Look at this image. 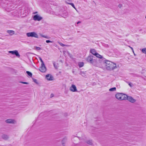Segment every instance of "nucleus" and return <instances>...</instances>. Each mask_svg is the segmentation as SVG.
Returning <instances> with one entry per match:
<instances>
[{
  "instance_id": "obj_4",
  "label": "nucleus",
  "mask_w": 146,
  "mask_h": 146,
  "mask_svg": "<svg viewBox=\"0 0 146 146\" xmlns=\"http://www.w3.org/2000/svg\"><path fill=\"white\" fill-rule=\"evenodd\" d=\"M9 53H11L12 54L15 55L17 57H19L20 56V55L17 50L10 51H9Z\"/></svg>"
},
{
  "instance_id": "obj_26",
  "label": "nucleus",
  "mask_w": 146,
  "mask_h": 146,
  "mask_svg": "<svg viewBox=\"0 0 146 146\" xmlns=\"http://www.w3.org/2000/svg\"><path fill=\"white\" fill-rule=\"evenodd\" d=\"M68 4L71 5L74 8L76 9L74 4L72 3H68Z\"/></svg>"
},
{
  "instance_id": "obj_40",
  "label": "nucleus",
  "mask_w": 146,
  "mask_h": 146,
  "mask_svg": "<svg viewBox=\"0 0 146 146\" xmlns=\"http://www.w3.org/2000/svg\"><path fill=\"white\" fill-rule=\"evenodd\" d=\"M69 54L70 55V57H71V55H70V54Z\"/></svg>"
},
{
  "instance_id": "obj_10",
  "label": "nucleus",
  "mask_w": 146,
  "mask_h": 146,
  "mask_svg": "<svg viewBox=\"0 0 146 146\" xmlns=\"http://www.w3.org/2000/svg\"><path fill=\"white\" fill-rule=\"evenodd\" d=\"M127 100H128L129 101L132 103L135 102L136 101V100L135 99H133L132 97L131 96H128Z\"/></svg>"
},
{
  "instance_id": "obj_39",
  "label": "nucleus",
  "mask_w": 146,
  "mask_h": 146,
  "mask_svg": "<svg viewBox=\"0 0 146 146\" xmlns=\"http://www.w3.org/2000/svg\"><path fill=\"white\" fill-rule=\"evenodd\" d=\"M7 9V11H9V12H10V11H9H9H7V9Z\"/></svg>"
},
{
  "instance_id": "obj_16",
  "label": "nucleus",
  "mask_w": 146,
  "mask_h": 146,
  "mask_svg": "<svg viewBox=\"0 0 146 146\" xmlns=\"http://www.w3.org/2000/svg\"><path fill=\"white\" fill-rule=\"evenodd\" d=\"M53 64L55 68L56 69H58V64L57 63L56 64L55 63V62L54 61H53Z\"/></svg>"
},
{
  "instance_id": "obj_18",
  "label": "nucleus",
  "mask_w": 146,
  "mask_h": 146,
  "mask_svg": "<svg viewBox=\"0 0 146 146\" xmlns=\"http://www.w3.org/2000/svg\"><path fill=\"white\" fill-rule=\"evenodd\" d=\"M95 56H96L98 58H102V56H101V55L99 54L97 52Z\"/></svg>"
},
{
  "instance_id": "obj_13",
  "label": "nucleus",
  "mask_w": 146,
  "mask_h": 146,
  "mask_svg": "<svg viewBox=\"0 0 146 146\" xmlns=\"http://www.w3.org/2000/svg\"><path fill=\"white\" fill-rule=\"evenodd\" d=\"M128 96L122 93L121 95L122 100H127Z\"/></svg>"
},
{
  "instance_id": "obj_33",
  "label": "nucleus",
  "mask_w": 146,
  "mask_h": 146,
  "mask_svg": "<svg viewBox=\"0 0 146 146\" xmlns=\"http://www.w3.org/2000/svg\"><path fill=\"white\" fill-rule=\"evenodd\" d=\"M46 42L47 43H49V42H52L49 40H46Z\"/></svg>"
},
{
  "instance_id": "obj_22",
  "label": "nucleus",
  "mask_w": 146,
  "mask_h": 146,
  "mask_svg": "<svg viewBox=\"0 0 146 146\" xmlns=\"http://www.w3.org/2000/svg\"><path fill=\"white\" fill-rule=\"evenodd\" d=\"M116 90V88L115 87H113L110 89L109 90V91H115Z\"/></svg>"
},
{
  "instance_id": "obj_37",
  "label": "nucleus",
  "mask_w": 146,
  "mask_h": 146,
  "mask_svg": "<svg viewBox=\"0 0 146 146\" xmlns=\"http://www.w3.org/2000/svg\"><path fill=\"white\" fill-rule=\"evenodd\" d=\"M131 48V49L133 51V48L132 47H130Z\"/></svg>"
},
{
  "instance_id": "obj_38",
  "label": "nucleus",
  "mask_w": 146,
  "mask_h": 146,
  "mask_svg": "<svg viewBox=\"0 0 146 146\" xmlns=\"http://www.w3.org/2000/svg\"><path fill=\"white\" fill-rule=\"evenodd\" d=\"M90 128L92 129L93 128H94L92 127H90Z\"/></svg>"
},
{
  "instance_id": "obj_32",
  "label": "nucleus",
  "mask_w": 146,
  "mask_h": 146,
  "mask_svg": "<svg viewBox=\"0 0 146 146\" xmlns=\"http://www.w3.org/2000/svg\"><path fill=\"white\" fill-rule=\"evenodd\" d=\"M80 74L82 76H83V75L85 74V72H81Z\"/></svg>"
},
{
  "instance_id": "obj_8",
  "label": "nucleus",
  "mask_w": 146,
  "mask_h": 146,
  "mask_svg": "<svg viewBox=\"0 0 146 146\" xmlns=\"http://www.w3.org/2000/svg\"><path fill=\"white\" fill-rule=\"evenodd\" d=\"M122 93H117L115 95V98L120 100H122L121 95Z\"/></svg>"
},
{
  "instance_id": "obj_35",
  "label": "nucleus",
  "mask_w": 146,
  "mask_h": 146,
  "mask_svg": "<svg viewBox=\"0 0 146 146\" xmlns=\"http://www.w3.org/2000/svg\"><path fill=\"white\" fill-rule=\"evenodd\" d=\"M60 44L62 46H65V45L64 44L61 43H60Z\"/></svg>"
},
{
  "instance_id": "obj_28",
  "label": "nucleus",
  "mask_w": 146,
  "mask_h": 146,
  "mask_svg": "<svg viewBox=\"0 0 146 146\" xmlns=\"http://www.w3.org/2000/svg\"><path fill=\"white\" fill-rule=\"evenodd\" d=\"M39 58L40 60V62H41V64H42V65H43V64H44V62L43 61V60H42L41 58L40 57H39Z\"/></svg>"
},
{
  "instance_id": "obj_14",
  "label": "nucleus",
  "mask_w": 146,
  "mask_h": 146,
  "mask_svg": "<svg viewBox=\"0 0 146 146\" xmlns=\"http://www.w3.org/2000/svg\"><path fill=\"white\" fill-rule=\"evenodd\" d=\"M90 52L94 56L96 54L97 52H96V50L94 49H91L90 50Z\"/></svg>"
},
{
  "instance_id": "obj_12",
  "label": "nucleus",
  "mask_w": 146,
  "mask_h": 146,
  "mask_svg": "<svg viewBox=\"0 0 146 146\" xmlns=\"http://www.w3.org/2000/svg\"><path fill=\"white\" fill-rule=\"evenodd\" d=\"M67 140V138L64 137L62 141V145L63 146H65V144Z\"/></svg>"
},
{
  "instance_id": "obj_6",
  "label": "nucleus",
  "mask_w": 146,
  "mask_h": 146,
  "mask_svg": "<svg viewBox=\"0 0 146 146\" xmlns=\"http://www.w3.org/2000/svg\"><path fill=\"white\" fill-rule=\"evenodd\" d=\"M70 90L72 92H77V90L76 86L74 84H72L70 88Z\"/></svg>"
},
{
  "instance_id": "obj_19",
  "label": "nucleus",
  "mask_w": 146,
  "mask_h": 146,
  "mask_svg": "<svg viewBox=\"0 0 146 146\" xmlns=\"http://www.w3.org/2000/svg\"><path fill=\"white\" fill-rule=\"evenodd\" d=\"M68 13L66 12H65L63 13H62V16L64 17V18H65L68 15Z\"/></svg>"
},
{
  "instance_id": "obj_20",
  "label": "nucleus",
  "mask_w": 146,
  "mask_h": 146,
  "mask_svg": "<svg viewBox=\"0 0 146 146\" xmlns=\"http://www.w3.org/2000/svg\"><path fill=\"white\" fill-rule=\"evenodd\" d=\"M84 65V63L83 62H80L78 63V66L80 68L83 67Z\"/></svg>"
},
{
  "instance_id": "obj_3",
  "label": "nucleus",
  "mask_w": 146,
  "mask_h": 146,
  "mask_svg": "<svg viewBox=\"0 0 146 146\" xmlns=\"http://www.w3.org/2000/svg\"><path fill=\"white\" fill-rule=\"evenodd\" d=\"M27 36L28 37H34L36 38H38V34L35 32H29L27 33Z\"/></svg>"
},
{
  "instance_id": "obj_17",
  "label": "nucleus",
  "mask_w": 146,
  "mask_h": 146,
  "mask_svg": "<svg viewBox=\"0 0 146 146\" xmlns=\"http://www.w3.org/2000/svg\"><path fill=\"white\" fill-rule=\"evenodd\" d=\"M7 32L11 35L14 33V31L13 30H8Z\"/></svg>"
},
{
  "instance_id": "obj_25",
  "label": "nucleus",
  "mask_w": 146,
  "mask_h": 146,
  "mask_svg": "<svg viewBox=\"0 0 146 146\" xmlns=\"http://www.w3.org/2000/svg\"><path fill=\"white\" fill-rule=\"evenodd\" d=\"M32 79H33V82H35V83H36L37 84H38V83L37 82V80L36 79H35L34 78H33Z\"/></svg>"
},
{
  "instance_id": "obj_29",
  "label": "nucleus",
  "mask_w": 146,
  "mask_h": 146,
  "mask_svg": "<svg viewBox=\"0 0 146 146\" xmlns=\"http://www.w3.org/2000/svg\"><path fill=\"white\" fill-rule=\"evenodd\" d=\"M20 82L24 84H29L28 82Z\"/></svg>"
},
{
  "instance_id": "obj_23",
  "label": "nucleus",
  "mask_w": 146,
  "mask_h": 146,
  "mask_svg": "<svg viewBox=\"0 0 146 146\" xmlns=\"http://www.w3.org/2000/svg\"><path fill=\"white\" fill-rule=\"evenodd\" d=\"M26 73L27 74L30 76L31 77L32 76V74L31 72L28 71H26Z\"/></svg>"
},
{
  "instance_id": "obj_34",
  "label": "nucleus",
  "mask_w": 146,
  "mask_h": 146,
  "mask_svg": "<svg viewBox=\"0 0 146 146\" xmlns=\"http://www.w3.org/2000/svg\"><path fill=\"white\" fill-rule=\"evenodd\" d=\"M122 6V5L121 4H119L118 5V7L119 8H121Z\"/></svg>"
},
{
  "instance_id": "obj_36",
  "label": "nucleus",
  "mask_w": 146,
  "mask_h": 146,
  "mask_svg": "<svg viewBox=\"0 0 146 146\" xmlns=\"http://www.w3.org/2000/svg\"><path fill=\"white\" fill-rule=\"evenodd\" d=\"M81 23V22L80 21H78V22H77V24H78L79 23Z\"/></svg>"
},
{
  "instance_id": "obj_1",
  "label": "nucleus",
  "mask_w": 146,
  "mask_h": 146,
  "mask_svg": "<svg viewBox=\"0 0 146 146\" xmlns=\"http://www.w3.org/2000/svg\"><path fill=\"white\" fill-rule=\"evenodd\" d=\"M104 64L107 70H113L116 68V65L115 64L108 60L105 61Z\"/></svg>"
},
{
  "instance_id": "obj_9",
  "label": "nucleus",
  "mask_w": 146,
  "mask_h": 146,
  "mask_svg": "<svg viewBox=\"0 0 146 146\" xmlns=\"http://www.w3.org/2000/svg\"><path fill=\"white\" fill-rule=\"evenodd\" d=\"M46 79L48 80L51 81L53 80V76L49 74L46 75Z\"/></svg>"
},
{
  "instance_id": "obj_24",
  "label": "nucleus",
  "mask_w": 146,
  "mask_h": 146,
  "mask_svg": "<svg viewBox=\"0 0 146 146\" xmlns=\"http://www.w3.org/2000/svg\"><path fill=\"white\" fill-rule=\"evenodd\" d=\"M86 143H87L90 144L92 145V140H88L87 141Z\"/></svg>"
},
{
  "instance_id": "obj_30",
  "label": "nucleus",
  "mask_w": 146,
  "mask_h": 146,
  "mask_svg": "<svg viewBox=\"0 0 146 146\" xmlns=\"http://www.w3.org/2000/svg\"><path fill=\"white\" fill-rule=\"evenodd\" d=\"M36 49L37 50H39L41 49V48L40 47L36 46Z\"/></svg>"
},
{
  "instance_id": "obj_21",
  "label": "nucleus",
  "mask_w": 146,
  "mask_h": 146,
  "mask_svg": "<svg viewBox=\"0 0 146 146\" xmlns=\"http://www.w3.org/2000/svg\"><path fill=\"white\" fill-rule=\"evenodd\" d=\"M40 35L42 37L45 38L47 39H48L49 38V37L48 36H45L41 34H40Z\"/></svg>"
},
{
  "instance_id": "obj_27",
  "label": "nucleus",
  "mask_w": 146,
  "mask_h": 146,
  "mask_svg": "<svg viewBox=\"0 0 146 146\" xmlns=\"http://www.w3.org/2000/svg\"><path fill=\"white\" fill-rule=\"evenodd\" d=\"M142 52L146 54V48H144L142 49Z\"/></svg>"
},
{
  "instance_id": "obj_7",
  "label": "nucleus",
  "mask_w": 146,
  "mask_h": 146,
  "mask_svg": "<svg viewBox=\"0 0 146 146\" xmlns=\"http://www.w3.org/2000/svg\"><path fill=\"white\" fill-rule=\"evenodd\" d=\"M39 70L42 72H45L46 70V68L44 63L43 64V65H42V64H41V66Z\"/></svg>"
},
{
  "instance_id": "obj_31",
  "label": "nucleus",
  "mask_w": 146,
  "mask_h": 146,
  "mask_svg": "<svg viewBox=\"0 0 146 146\" xmlns=\"http://www.w3.org/2000/svg\"><path fill=\"white\" fill-rule=\"evenodd\" d=\"M127 83H128V85L131 87L132 86V84L131 82H127Z\"/></svg>"
},
{
  "instance_id": "obj_11",
  "label": "nucleus",
  "mask_w": 146,
  "mask_h": 146,
  "mask_svg": "<svg viewBox=\"0 0 146 146\" xmlns=\"http://www.w3.org/2000/svg\"><path fill=\"white\" fill-rule=\"evenodd\" d=\"M6 123H14L15 120L11 119H8L5 121Z\"/></svg>"
},
{
  "instance_id": "obj_5",
  "label": "nucleus",
  "mask_w": 146,
  "mask_h": 146,
  "mask_svg": "<svg viewBox=\"0 0 146 146\" xmlns=\"http://www.w3.org/2000/svg\"><path fill=\"white\" fill-rule=\"evenodd\" d=\"M42 19V17H40L38 15H35L33 17V19L35 21H40L41 19Z\"/></svg>"
},
{
  "instance_id": "obj_41",
  "label": "nucleus",
  "mask_w": 146,
  "mask_h": 146,
  "mask_svg": "<svg viewBox=\"0 0 146 146\" xmlns=\"http://www.w3.org/2000/svg\"><path fill=\"white\" fill-rule=\"evenodd\" d=\"M145 56H146V54H145Z\"/></svg>"
},
{
  "instance_id": "obj_15",
  "label": "nucleus",
  "mask_w": 146,
  "mask_h": 146,
  "mask_svg": "<svg viewBox=\"0 0 146 146\" xmlns=\"http://www.w3.org/2000/svg\"><path fill=\"white\" fill-rule=\"evenodd\" d=\"M2 137L3 139L5 140H7L9 138L8 136L7 135L4 134L2 136Z\"/></svg>"
},
{
  "instance_id": "obj_2",
  "label": "nucleus",
  "mask_w": 146,
  "mask_h": 146,
  "mask_svg": "<svg viewBox=\"0 0 146 146\" xmlns=\"http://www.w3.org/2000/svg\"><path fill=\"white\" fill-rule=\"evenodd\" d=\"M94 58L95 57L93 56L89 55L87 58L86 60L90 64L94 66H96L97 65V61L95 59L93 58Z\"/></svg>"
}]
</instances>
